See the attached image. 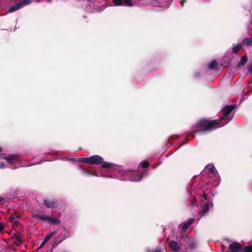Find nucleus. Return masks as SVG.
I'll return each mask as SVG.
<instances>
[{
    "mask_svg": "<svg viewBox=\"0 0 252 252\" xmlns=\"http://www.w3.org/2000/svg\"><path fill=\"white\" fill-rule=\"evenodd\" d=\"M220 120H216L213 121H209L206 119H202L200 120L197 124L196 131H204L207 130H211L214 128L220 127L224 126L226 123L221 125Z\"/></svg>",
    "mask_w": 252,
    "mask_h": 252,
    "instance_id": "nucleus-1",
    "label": "nucleus"
},
{
    "mask_svg": "<svg viewBox=\"0 0 252 252\" xmlns=\"http://www.w3.org/2000/svg\"><path fill=\"white\" fill-rule=\"evenodd\" d=\"M79 160L89 164H99L102 163V167L103 168H110L112 166V163L103 162V158L98 155H94L88 158H80Z\"/></svg>",
    "mask_w": 252,
    "mask_h": 252,
    "instance_id": "nucleus-2",
    "label": "nucleus"
},
{
    "mask_svg": "<svg viewBox=\"0 0 252 252\" xmlns=\"http://www.w3.org/2000/svg\"><path fill=\"white\" fill-rule=\"evenodd\" d=\"M235 107V105L226 106L224 109V114L220 117V120H227L230 121L232 119V117L228 116V115L234 109Z\"/></svg>",
    "mask_w": 252,
    "mask_h": 252,
    "instance_id": "nucleus-3",
    "label": "nucleus"
},
{
    "mask_svg": "<svg viewBox=\"0 0 252 252\" xmlns=\"http://www.w3.org/2000/svg\"><path fill=\"white\" fill-rule=\"evenodd\" d=\"M31 2V0H24L19 3H17L15 5L10 7L8 10V12H13L19 9L22 8L24 6L30 4Z\"/></svg>",
    "mask_w": 252,
    "mask_h": 252,
    "instance_id": "nucleus-4",
    "label": "nucleus"
},
{
    "mask_svg": "<svg viewBox=\"0 0 252 252\" xmlns=\"http://www.w3.org/2000/svg\"><path fill=\"white\" fill-rule=\"evenodd\" d=\"M113 3L116 6L125 5L131 6L133 5L132 0H113Z\"/></svg>",
    "mask_w": 252,
    "mask_h": 252,
    "instance_id": "nucleus-5",
    "label": "nucleus"
},
{
    "mask_svg": "<svg viewBox=\"0 0 252 252\" xmlns=\"http://www.w3.org/2000/svg\"><path fill=\"white\" fill-rule=\"evenodd\" d=\"M242 246L239 243L234 242L230 244L229 246V252H240Z\"/></svg>",
    "mask_w": 252,
    "mask_h": 252,
    "instance_id": "nucleus-6",
    "label": "nucleus"
},
{
    "mask_svg": "<svg viewBox=\"0 0 252 252\" xmlns=\"http://www.w3.org/2000/svg\"><path fill=\"white\" fill-rule=\"evenodd\" d=\"M212 205L209 201L207 202L201 207V210L199 211V214L202 216L205 215L208 213L209 208Z\"/></svg>",
    "mask_w": 252,
    "mask_h": 252,
    "instance_id": "nucleus-7",
    "label": "nucleus"
},
{
    "mask_svg": "<svg viewBox=\"0 0 252 252\" xmlns=\"http://www.w3.org/2000/svg\"><path fill=\"white\" fill-rule=\"evenodd\" d=\"M205 171L210 173L212 174H213L216 177V178H218L217 171L213 165L209 164L207 165L205 168Z\"/></svg>",
    "mask_w": 252,
    "mask_h": 252,
    "instance_id": "nucleus-8",
    "label": "nucleus"
},
{
    "mask_svg": "<svg viewBox=\"0 0 252 252\" xmlns=\"http://www.w3.org/2000/svg\"><path fill=\"white\" fill-rule=\"evenodd\" d=\"M4 158L7 162L11 164L15 161H19V157L15 155H12L7 157L2 158Z\"/></svg>",
    "mask_w": 252,
    "mask_h": 252,
    "instance_id": "nucleus-9",
    "label": "nucleus"
},
{
    "mask_svg": "<svg viewBox=\"0 0 252 252\" xmlns=\"http://www.w3.org/2000/svg\"><path fill=\"white\" fill-rule=\"evenodd\" d=\"M170 248L174 250L178 251L179 249V244L175 241H171L169 243Z\"/></svg>",
    "mask_w": 252,
    "mask_h": 252,
    "instance_id": "nucleus-10",
    "label": "nucleus"
},
{
    "mask_svg": "<svg viewBox=\"0 0 252 252\" xmlns=\"http://www.w3.org/2000/svg\"><path fill=\"white\" fill-rule=\"evenodd\" d=\"M45 205L48 208H53L56 205V202L50 200H45Z\"/></svg>",
    "mask_w": 252,
    "mask_h": 252,
    "instance_id": "nucleus-11",
    "label": "nucleus"
},
{
    "mask_svg": "<svg viewBox=\"0 0 252 252\" xmlns=\"http://www.w3.org/2000/svg\"><path fill=\"white\" fill-rule=\"evenodd\" d=\"M49 217V216H46L45 215H35V217L36 219H39L41 220H47V221L48 220Z\"/></svg>",
    "mask_w": 252,
    "mask_h": 252,
    "instance_id": "nucleus-12",
    "label": "nucleus"
},
{
    "mask_svg": "<svg viewBox=\"0 0 252 252\" xmlns=\"http://www.w3.org/2000/svg\"><path fill=\"white\" fill-rule=\"evenodd\" d=\"M248 61L247 57L246 56H243L241 58L240 62L238 63V65L241 66L244 65L247 63Z\"/></svg>",
    "mask_w": 252,
    "mask_h": 252,
    "instance_id": "nucleus-13",
    "label": "nucleus"
},
{
    "mask_svg": "<svg viewBox=\"0 0 252 252\" xmlns=\"http://www.w3.org/2000/svg\"><path fill=\"white\" fill-rule=\"evenodd\" d=\"M243 42L245 45L252 46V38H246L243 40Z\"/></svg>",
    "mask_w": 252,
    "mask_h": 252,
    "instance_id": "nucleus-14",
    "label": "nucleus"
},
{
    "mask_svg": "<svg viewBox=\"0 0 252 252\" xmlns=\"http://www.w3.org/2000/svg\"><path fill=\"white\" fill-rule=\"evenodd\" d=\"M218 66V63L216 61L211 62L209 65V67L210 69H216Z\"/></svg>",
    "mask_w": 252,
    "mask_h": 252,
    "instance_id": "nucleus-15",
    "label": "nucleus"
},
{
    "mask_svg": "<svg viewBox=\"0 0 252 252\" xmlns=\"http://www.w3.org/2000/svg\"><path fill=\"white\" fill-rule=\"evenodd\" d=\"M142 179V177L140 175H136L134 177H131L130 180L131 181H138Z\"/></svg>",
    "mask_w": 252,
    "mask_h": 252,
    "instance_id": "nucleus-16",
    "label": "nucleus"
},
{
    "mask_svg": "<svg viewBox=\"0 0 252 252\" xmlns=\"http://www.w3.org/2000/svg\"><path fill=\"white\" fill-rule=\"evenodd\" d=\"M48 221L53 223H59L60 222V221L57 219L52 218L51 217H49Z\"/></svg>",
    "mask_w": 252,
    "mask_h": 252,
    "instance_id": "nucleus-17",
    "label": "nucleus"
},
{
    "mask_svg": "<svg viewBox=\"0 0 252 252\" xmlns=\"http://www.w3.org/2000/svg\"><path fill=\"white\" fill-rule=\"evenodd\" d=\"M180 227H181L182 230L184 231L189 227L187 222H184L180 224Z\"/></svg>",
    "mask_w": 252,
    "mask_h": 252,
    "instance_id": "nucleus-18",
    "label": "nucleus"
},
{
    "mask_svg": "<svg viewBox=\"0 0 252 252\" xmlns=\"http://www.w3.org/2000/svg\"><path fill=\"white\" fill-rule=\"evenodd\" d=\"M243 252H252V247L246 246L243 249Z\"/></svg>",
    "mask_w": 252,
    "mask_h": 252,
    "instance_id": "nucleus-19",
    "label": "nucleus"
},
{
    "mask_svg": "<svg viewBox=\"0 0 252 252\" xmlns=\"http://www.w3.org/2000/svg\"><path fill=\"white\" fill-rule=\"evenodd\" d=\"M140 165L143 168H145L149 166V163L147 161L144 160L140 163Z\"/></svg>",
    "mask_w": 252,
    "mask_h": 252,
    "instance_id": "nucleus-20",
    "label": "nucleus"
},
{
    "mask_svg": "<svg viewBox=\"0 0 252 252\" xmlns=\"http://www.w3.org/2000/svg\"><path fill=\"white\" fill-rule=\"evenodd\" d=\"M53 235V233L48 234L44 239V243H46L51 238Z\"/></svg>",
    "mask_w": 252,
    "mask_h": 252,
    "instance_id": "nucleus-21",
    "label": "nucleus"
},
{
    "mask_svg": "<svg viewBox=\"0 0 252 252\" xmlns=\"http://www.w3.org/2000/svg\"><path fill=\"white\" fill-rule=\"evenodd\" d=\"M241 45L240 44H238L237 45V46L234 47L233 48V52L235 53H237V51L240 49V48H241Z\"/></svg>",
    "mask_w": 252,
    "mask_h": 252,
    "instance_id": "nucleus-22",
    "label": "nucleus"
},
{
    "mask_svg": "<svg viewBox=\"0 0 252 252\" xmlns=\"http://www.w3.org/2000/svg\"><path fill=\"white\" fill-rule=\"evenodd\" d=\"M193 221V219H189L188 220L187 223L188 226H189L191 224H192V222Z\"/></svg>",
    "mask_w": 252,
    "mask_h": 252,
    "instance_id": "nucleus-23",
    "label": "nucleus"
},
{
    "mask_svg": "<svg viewBox=\"0 0 252 252\" xmlns=\"http://www.w3.org/2000/svg\"><path fill=\"white\" fill-rule=\"evenodd\" d=\"M249 71L252 73V62L249 65L248 67Z\"/></svg>",
    "mask_w": 252,
    "mask_h": 252,
    "instance_id": "nucleus-24",
    "label": "nucleus"
},
{
    "mask_svg": "<svg viewBox=\"0 0 252 252\" xmlns=\"http://www.w3.org/2000/svg\"><path fill=\"white\" fill-rule=\"evenodd\" d=\"M202 199L206 200L207 199V195L205 193H204L203 196L201 197Z\"/></svg>",
    "mask_w": 252,
    "mask_h": 252,
    "instance_id": "nucleus-25",
    "label": "nucleus"
},
{
    "mask_svg": "<svg viewBox=\"0 0 252 252\" xmlns=\"http://www.w3.org/2000/svg\"><path fill=\"white\" fill-rule=\"evenodd\" d=\"M5 167V164L3 163H0V168H3Z\"/></svg>",
    "mask_w": 252,
    "mask_h": 252,
    "instance_id": "nucleus-26",
    "label": "nucleus"
},
{
    "mask_svg": "<svg viewBox=\"0 0 252 252\" xmlns=\"http://www.w3.org/2000/svg\"><path fill=\"white\" fill-rule=\"evenodd\" d=\"M3 229V226L0 223V232Z\"/></svg>",
    "mask_w": 252,
    "mask_h": 252,
    "instance_id": "nucleus-27",
    "label": "nucleus"
},
{
    "mask_svg": "<svg viewBox=\"0 0 252 252\" xmlns=\"http://www.w3.org/2000/svg\"><path fill=\"white\" fill-rule=\"evenodd\" d=\"M45 243H44V241L42 242L40 248L42 247Z\"/></svg>",
    "mask_w": 252,
    "mask_h": 252,
    "instance_id": "nucleus-28",
    "label": "nucleus"
},
{
    "mask_svg": "<svg viewBox=\"0 0 252 252\" xmlns=\"http://www.w3.org/2000/svg\"><path fill=\"white\" fill-rule=\"evenodd\" d=\"M196 202V200H195V202H192L191 203V206L194 205Z\"/></svg>",
    "mask_w": 252,
    "mask_h": 252,
    "instance_id": "nucleus-29",
    "label": "nucleus"
},
{
    "mask_svg": "<svg viewBox=\"0 0 252 252\" xmlns=\"http://www.w3.org/2000/svg\"><path fill=\"white\" fill-rule=\"evenodd\" d=\"M3 198L2 197H0V202L3 200Z\"/></svg>",
    "mask_w": 252,
    "mask_h": 252,
    "instance_id": "nucleus-30",
    "label": "nucleus"
},
{
    "mask_svg": "<svg viewBox=\"0 0 252 252\" xmlns=\"http://www.w3.org/2000/svg\"><path fill=\"white\" fill-rule=\"evenodd\" d=\"M183 2H184V1H183V0H181V1H180V3H181V5H183Z\"/></svg>",
    "mask_w": 252,
    "mask_h": 252,
    "instance_id": "nucleus-31",
    "label": "nucleus"
},
{
    "mask_svg": "<svg viewBox=\"0 0 252 252\" xmlns=\"http://www.w3.org/2000/svg\"><path fill=\"white\" fill-rule=\"evenodd\" d=\"M1 152V148L0 147V152Z\"/></svg>",
    "mask_w": 252,
    "mask_h": 252,
    "instance_id": "nucleus-32",
    "label": "nucleus"
},
{
    "mask_svg": "<svg viewBox=\"0 0 252 252\" xmlns=\"http://www.w3.org/2000/svg\"><path fill=\"white\" fill-rule=\"evenodd\" d=\"M227 122H226V123H228V122H229L228 120H226Z\"/></svg>",
    "mask_w": 252,
    "mask_h": 252,
    "instance_id": "nucleus-33",
    "label": "nucleus"
},
{
    "mask_svg": "<svg viewBox=\"0 0 252 252\" xmlns=\"http://www.w3.org/2000/svg\"><path fill=\"white\" fill-rule=\"evenodd\" d=\"M159 7H162V6H161V5H159Z\"/></svg>",
    "mask_w": 252,
    "mask_h": 252,
    "instance_id": "nucleus-34",
    "label": "nucleus"
},
{
    "mask_svg": "<svg viewBox=\"0 0 252 252\" xmlns=\"http://www.w3.org/2000/svg\"><path fill=\"white\" fill-rule=\"evenodd\" d=\"M1 154H0V158H1Z\"/></svg>",
    "mask_w": 252,
    "mask_h": 252,
    "instance_id": "nucleus-35",
    "label": "nucleus"
},
{
    "mask_svg": "<svg viewBox=\"0 0 252 252\" xmlns=\"http://www.w3.org/2000/svg\"><path fill=\"white\" fill-rule=\"evenodd\" d=\"M156 252H160L159 251Z\"/></svg>",
    "mask_w": 252,
    "mask_h": 252,
    "instance_id": "nucleus-36",
    "label": "nucleus"
}]
</instances>
